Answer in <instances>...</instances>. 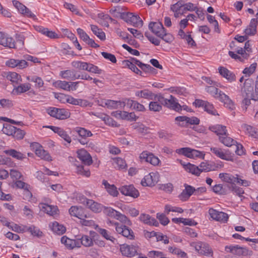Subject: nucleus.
<instances>
[{
  "label": "nucleus",
  "instance_id": "nucleus-1",
  "mask_svg": "<svg viewBox=\"0 0 258 258\" xmlns=\"http://www.w3.org/2000/svg\"><path fill=\"white\" fill-rule=\"evenodd\" d=\"M136 95L148 100H158L163 106L176 111L181 110V105L177 102V99L172 95H170L169 98L167 99L161 94L155 95L148 90L137 91L136 92Z\"/></svg>",
  "mask_w": 258,
  "mask_h": 258
},
{
  "label": "nucleus",
  "instance_id": "nucleus-2",
  "mask_svg": "<svg viewBox=\"0 0 258 258\" xmlns=\"http://www.w3.org/2000/svg\"><path fill=\"white\" fill-rule=\"evenodd\" d=\"M215 170V166L206 162H202L199 166L188 163L185 170L192 174L199 176L202 172H207Z\"/></svg>",
  "mask_w": 258,
  "mask_h": 258
},
{
  "label": "nucleus",
  "instance_id": "nucleus-3",
  "mask_svg": "<svg viewBox=\"0 0 258 258\" xmlns=\"http://www.w3.org/2000/svg\"><path fill=\"white\" fill-rule=\"evenodd\" d=\"M225 250L227 252L239 256H246L252 254L251 250H249L246 247H241L238 245H227L225 247Z\"/></svg>",
  "mask_w": 258,
  "mask_h": 258
},
{
  "label": "nucleus",
  "instance_id": "nucleus-4",
  "mask_svg": "<svg viewBox=\"0 0 258 258\" xmlns=\"http://www.w3.org/2000/svg\"><path fill=\"white\" fill-rule=\"evenodd\" d=\"M200 254L209 256H212L213 250L210 245L205 242L199 241L192 242L191 244Z\"/></svg>",
  "mask_w": 258,
  "mask_h": 258
},
{
  "label": "nucleus",
  "instance_id": "nucleus-5",
  "mask_svg": "<svg viewBox=\"0 0 258 258\" xmlns=\"http://www.w3.org/2000/svg\"><path fill=\"white\" fill-rule=\"evenodd\" d=\"M176 153L182 154L190 158H200L204 159L205 156V154L203 152L187 147L177 149Z\"/></svg>",
  "mask_w": 258,
  "mask_h": 258
},
{
  "label": "nucleus",
  "instance_id": "nucleus-6",
  "mask_svg": "<svg viewBox=\"0 0 258 258\" xmlns=\"http://www.w3.org/2000/svg\"><path fill=\"white\" fill-rule=\"evenodd\" d=\"M140 158L142 161H145L150 163L154 166L158 165L160 162L159 158L155 156L153 153L147 151H143L140 155Z\"/></svg>",
  "mask_w": 258,
  "mask_h": 258
},
{
  "label": "nucleus",
  "instance_id": "nucleus-7",
  "mask_svg": "<svg viewBox=\"0 0 258 258\" xmlns=\"http://www.w3.org/2000/svg\"><path fill=\"white\" fill-rule=\"evenodd\" d=\"M123 20L136 27H141L143 25V22L140 17L132 13L126 12Z\"/></svg>",
  "mask_w": 258,
  "mask_h": 258
},
{
  "label": "nucleus",
  "instance_id": "nucleus-8",
  "mask_svg": "<svg viewBox=\"0 0 258 258\" xmlns=\"http://www.w3.org/2000/svg\"><path fill=\"white\" fill-rule=\"evenodd\" d=\"M138 247L133 245L122 244L120 245V251L122 254L127 257H133L138 255Z\"/></svg>",
  "mask_w": 258,
  "mask_h": 258
},
{
  "label": "nucleus",
  "instance_id": "nucleus-9",
  "mask_svg": "<svg viewBox=\"0 0 258 258\" xmlns=\"http://www.w3.org/2000/svg\"><path fill=\"white\" fill-rule=\"evenodd\" d=\"M115 225V230L118 234H121L129 239H133L134 235L133 230L125 225H120L119 223H114Z\"/></svg>",
  "mask_w": 258,
  "mask_h": 258
},
{
  "label": "nucleus",
  "instance_id": "nucleus-10",
  "mask_svg": "<svg viewBox=\"0 0 258 258\" xmlns=\"http://www.w3.org/2000/svg\"><path fill=\"white\" fill-rule=\"evenodd\" d=\"M159 181V175L157 173L151 172L146 175L141 181L143 186H152Z\"/></svg>",
  "mask_w": 258,
  "mask_h": 258
},
{
  "label": "nucleus",
  "instance_id": "nucleus-11",
  "mask_svg": "<svg viewBox=\"0 0 258 258\" xmlns=\"http://www.w3.org/2000/svg\"><path fill=\"white\" fill-rule=\"evenodd\" d=\"M81 203L85 204L88 208L95 213H99L102 210L103 206L100 204L85 197H82Z\"/></svg>",
  "mask_w": 258,
  "mask_h": 258
},
{
  "label": "nucleus",
  "instance_id": "nucleus-12",
  "mask_svg": "<svg viewBox=\"0 0 258 258\" xmlns=\"http://www.w3.org/2000/svg\"><path fill=\"white\" fill-rule=\"evenodd\" d=\"M253 81L252 79H247L245 80L243 87L241 89L242 96L250 97L253 92Z\"/></svg>",
  "mask_w": 258,
  "mask_h": 258
},
{
  "label": "nucleus",
  "instance_id": "nucleus-13",
  "mask_svg": "<svg viewBox=\"0 0 258 258\" xmlns=\"http://www.w3.org/2000/svg\"><path fill=\"white\" fill-rule=\"evenodd\" d=\"M119 190L122 195L134 198H137L140 195L139 191L133 185L122 186L119 188Z\"/></svg>",
  "mask_w": 258,
  "mask_h": 258
},
{
  "label": "nucleus",
  "instance_id": "nucleus-14",
  "mask_svg": "<svg viewBox=\"0 0 258 258\" xmlns=\"http://www.w3.org/2000/svg\"><path fill=\"white\" fill-rule=\"evenodd\" d=\"M216 99H219L221 102H223L226 107L231 110L234 108V104L233 101L230 99L229 96L224 93L220 90L218 95L215 96Z\"/></svg>",
  "mask_w": 258,
  "mask_h": 258
},
{
  "label": "nucleus",
  "instance_id": "nucleus-15",
  "mask_svg": "<svg viewBox=\"0 0 258 258\" xmlns=\"http://www.w3.org/2000/svg\"><path fill=\"white\" fill-rule=\"evenodd\" d=\"M6 65L11 68L17 67L19 69H23L28 67V62L24 59L19 60L10 59L6 62Z\"/></svg>",
  "mask_w": 258,
  "mask_h": 258
},
{
  "label": "nucleus",
  "instance_id": "nucleus-16",
  "mask_svg": "<svg viewBox=\"0 0 258 258\" xmlns=\"http://www.w3.org/2000/svg\"><path fill=\"white\" fill-rule=\"evenodd\" d=\"M149 28L158 37L161 36L165 30L162 23L159 22L150 23Z\"/></svg>",
  "mask_w": 258,
  "mask_h": 258
},
{
  "label": "nucleus",
  "instance_id": "nucleus-17",
  "mask_svg": "<svg viewBox=\"0 0 258 258\" xmlns=\"http://www.w3.org/2000/svg\"><path fill=\"white\" fill-rule=\"evenodd\" d=\"M13 4L14 6L18 10V11L27 17L33 18L35 15L24 5L17 1H13Z\"/></svg>",
  "mask_w": 258,
  "mask_h": 258
},
{
  "label": "nucleus",
  "instance_id": "nucleus-18",
  "mask_svg": "<svg viewBox=\"0 0 258 258\" xmlns=\"http://www.w3.org/2000/svg\"><path fill=\"white\" fill-rule=\"evenodd\" d=\"M61 242L70 249H73L75 247H80L81 244L80 241L78 240H73L68 238L66 236H63L61 238Z\"/></svg>",
  "mask_w": 258,
  "mask_h": 258
},
{
  "label": "nucleus",
  "instance_id": "nucleus-19",
  "mask_svg": "<svg viewBox=\"0 0 258 258\" xmlns=\"http://www.w3.org/2000/svg\"><path fill=\"white\" fill-rule=\"evenodd\" d=\"M69 212L71 216L77 217L80 219L87 217L86 214H85L84 209L81 207L72 206L69 210Z\"/></svg>",
  "mask_w": 258,
  "mask_h": 258
},
{
  "label": "nucleus",
  "instance_id": "nucleus-20",
  "mask_svg": "<svg viewBox=\"0 0 258 258\" xmlns=\"http://www.w3.org/2000/svg\"><path fill=\"white\" fill-rule=\"evenodd\" d=\"M78 158L86 165H90L92 163V157L85 150L82 149L77 151Z\"/></svg>",
  "mask_w": 258,
  "mask_h": 258
},
{
  "label": "nucleus",
  "instance_id": "nucleus-21",
  "mask_svg": "<svg viewBox=\"0 0 258 258\" xmlns=\"http://www.w3.org/2000/svg\"><path fill=\"white\" fill-rule=\"evenodd\" d=\"M40 209L50 216H54L57 214L58 208L56 206H51L45 203L39 204Z\"/></svg>",
  "mask_w": 258,
  "mask_h": 258
},
{
  "label": "nucleus",
  "instance_id": "nucleus-22",
  "mask_svg": "<svg viewBox=\"0 0 258 258\" xmlns=\"http://www.w3.org/2000/svg\"><path fill=\"white\" fill-rule=\"evenodd\" d=\"M139 219L141 222L149 225H153L156 227L159 225L158 221L148 214H141Z\"/></svg>",
  "mask_w": 258,
  "mask_h": 258
},
{
  "label": "nucleus",
  "instance_id": "nucleus-23",
  "mask_svg": "<svg viewBox=\"0 0 258 258\" xmlns=\"http://www.w3.org/2000/svg\"><path fill=\"white\" fill-rule=\"evenodd\" d=\"M219 72L222 76L230 82L235 80L236 77L235 75L224 67H220L219 68Z\"/></svg>",
  "mask_w": 258,
  "mask_h": 258
},
{
  "label": "nucleus",
  "instance_id": "nucleus-24",
  "mask_svg": "<svg viewBox=\"0 0 258 258\" xmlns=\"http://www.w3.org/2000/svg\"><path fill=\"white\" fill-rule=\"evenodd\" d=\"M209 130L220 136H226L227 131L226 126L221 124H216L209 127Z\"/></svg>",
  "mask_w": 258,
  "mask_h": 258
},
{
  "label": "nucleus",
  "instance_id": "nucleus-25",
  "mask_svg": "<svg viewBox=\"0 0 258 258\" xmlns=\"http://www.w3.org/2000/svg\"><path fill=\"white\" fill-rule=\"evenodd\" d=\"M110 13L114 17L120 18L121 19L124 18L125 13L123 8L120 6H116L112 8L109 11Z\"/></svg>",
  "mask_w": 258,
  "mask_h": 258
},
{
  "label": "nucleus",
  "instance_id": "nucleus-26",
  "mask_svg": "<svg viewBox=\"0 0 258 258\" xmlns=\"http://www.w3.org/2000/svg\"><path fill=\"white\" fill-rule=\"evenodd\" d=\"M102 184L104 185L105 188L110 195L113 197L117 196L118 192L117 190V188L114 184H110L106 180L102 181Z\"/></svg>",
  "mask_w": 258,
  "mask_h": 258
},
{
  "label": "nucleus",
  "instance_id": "nucleus-27",
  "mask_svg": "<svg viewBox=\"0 0 258 258\" xmlns=\"http://www.w3.org/2000/svg\"><path fill=\"white\" fill-rule=\"evenodd\" d=\"M257 24V18L252 19L249 26L244 31L245 34L248 35H254L256 31Z\"/></svg>",
  "mask_w": 258,
  "mask_h": 258
},
{
  "label": "nucleus",
  "instance_id": "nucleus-28",
  "mask_svg": "<svg viewBox=\"0 0 258 258\" xmlns=\"http://www.w3.org/2000/svg\"><path fill=\"white\" fill-rule=\"evenodd\" d=\"M219 177L224 181L231 183L232 185L235 184V182H237L238 175H236V177H235L229 173H221L219 174Z\"/></svg>",
  "mask_w": 258,
  "mask_h": 258
},
{
  "label": "nucleus",
  "instance_id": "nucleus-29",
  "mask_svg": "<svg viewBox=\"0 0 258 258\" xmlns=\"http://www.w3.org/2000/svg\"><path fill=\"white\" fill-rule=\"evenodd\" d=\"M4 153L19 160H22L26 158L25 154L15 149L5 150Z\"/></svg>",
  "mask_w": 258,
  "mask_h": 258
},
{
  "label": "nucleus",
  "instance_id": "nucleus-30",
  "mask_svg": "<svg viewBox=\"0 0 258 258\" xmlns=\"http://www.w3.org/2000/svg\"><path fill=\"white\" fill-rule=\"evenodd\" d=\"M7 79L14 85L20 84L22 82L21 76L16 72H9L6 76Z\"/></svg>",
  "mask_w": 258,
  "mask_h": 258
},
{
  "label": "nucleus",
  "instance_id": "nucleus-31",
  "mask_svg": "<svg viewBox=\"0 0 258 258\" xmlns=\"http://www.w3.org/2000/svg\"><path fill=\"white\" fill-rule=\"evenodd\" d=\"M75 131L78 134L79 136L81 137V139H87V138L93 136V134L90 131L83 127H76Z\"/></svg>",
  "mask_w": 258,
  "mask_h": 258
},
{
  "label": "nucleus",
  "instance_id": "nucleus-32",
  "mask_svg": "<svg viewBox=\"0 0 258 258\" xmlns=\"http://www.w3.org/2000/svg\"><path fill=\"white\" fill-rule=\"evenodd\" d=\"M52 230L58 235L63 234L66 231V227L57 222H54L51 226Z\"/></svg>",
  "mask_w": 258,
  "mask_h": 258
},
{
  "label": "nucleus",
  "instance_id": "nucleus-33",
  "mask_svg": "<svg viewBox=\"0 0 258 258\" xmlns=\"http://www.w3.org/2000/svg\"><path fill=\"white\" fill-rule=\"evenodd\" d=\"M219 140L222 144L228 147L235 145V143H237L236 141L228 136L227 133L226 136H220Z\"/></svg>",
  "mask_w": 258,
  "mask_h": 258
},
{
  "label": "nucleus",
  "instance_id": "nucleus-34",
  "mask_svg": "<svg viewBox=\"0 0 258 258\" xmlns=\"http://www.w3.org/2000/svg\"><path fill=\"white\" fill-rule=\"evenodd\" d=\"M60 76L63 79L75 80L76 78V73L75 71L68 70L60 72Z\"/></svg>",
  "mask_w": 258,
  "mask_h": 258
},
{
  "label": "nucleus",
  "instance_id": "nucleus-35",
  "mask_svg": "<svg viewBox=\"0 0 258 258\" xmlns=\"http://www.w3.org/2000/svg\"><path fill=\"white\" fill-rule=\"evenodd\" d=\"M98 18H100V24L106 27H109V22L113 20L108 15L103 13L99 14Z\"/></svg>",
  "mask_w": 258,
  "mask_h": 258
},
{
  "label": "nucleus",
  "instance_id": "nucleus-36",
  "mask_svg": "<svg viewBox=\"0 0 258 258\" xmlns=\"http://www.w3.org/2000/svg\"><path fill=\"white\" fill-rule=\"evenodd\" d=\"M153 101L150 102L149 104V110L154 112H159L162 109V105L158 100H153Z\"/></svg>",
  "mask_w": 258,
  "mask_h": 258
},
{
  "label": "nucleus",
  "instance_id": "nucleus-37",
  "mask_svg": "<svg viewBox=\"0 0 258 258\" xmlns=\"http://www.w3.org/2000/svg\"><path fill=\"white\" fill-rule=\"evenodd\" d=\"M91 29L93 33L97 36L100 40H104L105 39V34L101 29L99 28L97 26L91 25Z\"/></svg>",
  "mask_w": 258,
  "mask_h": 258
},
{
  "label": "nucleus",
  "instance_id": "nucleus-38",
  "mask_svg": "<svg viewBox=\"0 0 258 258\" xmlns=\"http://www.w3.org/2000/svg\"><path fill=\"white\" fill-rule=\"evenodd\" d=\"M53 86L57 88H60L66 91H70L69 82L58 80L53 83Z\"/></svg>",
  "mask_w": 258,
  "mask_h": 258
},
{
  "label": "nucleus",
  "instance_id": "nucleus-39",
  "mask_svg": "<svg viewBox=\"0 0 258 258\" xmlns=\"http://www.w3.org/2000/svg\"><path fill=\"white\" fill-rule=\"evenodd\" d=\"M80 242V244H82L86 247H90L93 245V241L92 239L88 235H84L80 239H77Z\"/></svg>",
  "mask_w": 258,
  "mask_h": 258
},
{
  "label": "nucleus",
  "instance_id": "nucleus-40",
  "mask_svg": "<svg viewBox=\"0 0 258 258\" xmlns=\"http://www.w3.org/2000/svg\"><path fill=\"white\" fill-rule=\"evenodd\" d=\"M31 85L30 83L21 84L20 85L16 87L14 91L18 94H21L27 92L31 89Z\"/></svg>",
  "mask_w": 258,
  "mask_h": 258
},
{
  "label": "nucleus",
  "instance_id": "nucleus-41",
  "mask_svg": "<svg viewBox=\"0 0 258 258\" xmlns=\"http://www.w3.org/2000/svg\"><path fill=\"white\" fill-rule=\"evenodd\" d=\"M114 167L119 169H125L126 167L125 161L122 158L117 157L113 159Z\"/></svg>",
  "mask_w": 258,
  "mask_h": 258
},
{
  "label": "nucleus",
  "instance_id": "nucleus-42",
  "mask_svg": "<svg viewBox=\"0 0 258 258\" xmlns=\"http://www.w3.org/2000/svg\"><path fill=\"white\" fill-rule=\"evenodd\" d=\"M88 63L81 61H73L72 62V66L77 69L81 70H85L87 71Z\"/></svg>",
  "mask_w": 258,
  "mask_h": 258
},
{
  "label": "nucleus",
  "instance_id": "nucleus-43",
  "mask_svg": "<svg viewBox=\"0 0 258 258\" xmlns=\"http://www.w3.org/2000/svg\"><path fill=\"white\" fill-rule=\"evenodd\" d=\"M27 80L29 81L34 82L35 83V87L36 88H39L42 87L44 84L43 81L42 80V79L37 76H28L27 77Z\"/></svg>",
  "mask_w": 258,
  "mask_h": 258
},
{
  "label": "nucleus",
  "instance_id": "nucleus-44",
  "mask_svg": "<svg viewBox=\"0 0 258 258\" xmlns=\"http://www.w3.org/2000/svg\"><path fill=\"white\" fill-rule=\"evenodd\" d=\"M15 127H15L14 126H13L9 124H4L2 132L4 134L7 135L12 136L14 131H15Z\"/></svg>",
  "mask_w": 258,
  "mask_h": 258
},
{
  "label": "nucleus",
  "instance_id": "nucleus-45",
  "mask_svg": "<svg viewBox=\"0 0 258 258\" xmlns=\"http://www.w3.org/2000/svg\"><path fill=\"white\" fill-rule=\"evenodd\" d=\"M36 155L40 157L41 159L45 160L46 161L51 160V157L49 154L43 148L39 150V151L36 152Z\"/></svg>",
  "mask_w": 258,
  "mask_h": 258
},
{
  "label": "nucleus",
  "instance_id": "nucleus-46",
  "mask_svg": "<svg viewBox=\"0 0 258 258\" xmlns=\"http://www.w3.org/2000/svg\"><path fill=\"white\" fill-rule=\"evenodd\" d=\"M124 64L136 74H140L141 76L142 75V72L136 66V65H134L133 62H131L130 60H125Z\"/></svg>",
  "mask_w": 258,
  "mask_h": 258
},
{
  "label": "nucleus",
  "instance_id": "nucleus-47",
  "mask_svg": "<svg viewBox=\"0 0 258 258\" xmlns=\"http://www.w3.org/2000/svg\"><path fill=\"white\" fill-rule=\"evenodd\" d=\"M57 119H64L70 117V112L64 109L57 108Z\"/></svg>",
  "mask_w": 258,
  "mask_h": 258
},
{
  "label": "nucleus",
  "instance_id": "nucleus-48",
  "mask_svg": "<svg viewBox=\"0 0 258 258\" xmlns=\"http://www.w3.org/2000/svg\"><path fill=\"white\" fill-rule=\"evenodd\" d=\"M104 104L109 108L116 109L118 107V105H121V102L107 100L105 101Z\"/></svg>",
  "mask_w": 258,
  "mask_h": 258
},
{
  "label": "nucleus",
  "instance_id": "nucleus-49",
  "mask_svg": "<svg viewBox=\"0 0 258 258\" xmlns=\"http://www.w3.org/2000/svg\"><path fill=\"white\" fill-rule=\"evenodd\" d=\"M204 108V110L209 114L214 115H219L216 110L215 109L213 105L208 102H207L206 104L205 105Z\"/></svg>",
  "mask_w": 258,
  "mask_h": 258
},
{
  "label": "nucleus",
  "instance_id": "nucleus-50",
  "mask_svg": "<svg viewBox=\"0 0 258 258\" xmlns=\"http://www.w3.org/2000/svg\"><path fill=\"white\" fill-rule=\"evenodd\" d=\"M1 45L9 48H14L15 46V41L12 37H6L5 40L2 41Z\"/></svg>",
  "mask_w": 258,
  "mask_h": 258
},
{
  "label": "nucleus",
  "instance_id": "nucleus-51",
  "mask_svg": "<svg viewBox=\"0 0 258 258\" xmlns=\"http://www.w3.org/2000/svg\"><path fill=\"white\" fill-rule=\"evenodd\" d=\"M116 219L128 226H131L132 224L131 220L125 215L122 214L120 212L118 213Z\"/></svg>",
  "mask_w": 258,
  "mask_h": 258
},
{
  "label": "nucleus",
  "instance_id": "nucleus-52",
  "mask_svg": "<svg viewBox=\"0 0 258 258\" xmlns=\"http://www.w3.org/2000/svg\"><path fill=\"white\" fill-rule=\"evenodd\" d=\"M104 213L110 217L116 219L119 212L110 207H106L104 210Z\"/></svg>",
  "mask_w": 258,
  "mask_h": 258
},
{
  "label": "nucleus",
  "instance_id": "nucleus-53",
  "mask_svg": "<svg viewBox=\"0 0 258 258\" xmlns=\"http://www.w3.org/2000/svg\"><path fill=\"white\" fill-rule=\"evenodd\" d=\"M98 232L104 238L107 240H109L112 242L115 240V239L112 236H111L108 232V231L102 228H99Z\"/></svg>",
  "mask_w": 258,
  "mask_h": 258
},
{
  "label": "nucleus",
  "instance_id": "nucleus-54",
  "mask_svg": "<svg viewBox=\"0 0 258 258\" xmlns=\"http://www.w3.org/2000/svg\"><path fill=\"white\" fill-rule=\"evenodd\" d=\"M83 100L80 99H76L72 96L68 95L67 102L75 105H82Z\"/></svg>",
  "mask_w": 258,
  "mask_h": 258
},
{
  "label": "nucleus",
  "instance_id": "nucleus-55",
  "mask_svg": "<svg viewBox=\"0 0 258 258\" xmlns=\"http://www.w3.org/2000/svg\"><path fill=\"white\" fill-rule=\"evenodd\" d=\"M76 172L78 174L82 175L86 177L90 176V172L88 170L84 169V166L82 165L77 166L76 167Z\"/></svg>",
  "mask_w": 258,
  "mask_h": 258
},
{
  "label": "nucleus",
  "instance_id": "nucleus-56",
  "mask_svg": "<svg viewBox=\"0 0 258 258\" xmlns=\"http://www.w3.org/2000/svg\"><path fill=\"white\" fill-rule=\"evenodd\" d=\"M243 127L247 132V133L248 134L249 136L253 138L256 134L257 131H258L257 129H255L252 126L247 124H244L243 125Z\"/></svg>",
  "mask_w": 258,
  "mask_h": 258
},
{
  "label": "nucleus",
  "instance_id": "nucleus-57",
  "mask_svg": "<svg viewBox=\"0 0 258 258\" xmlns=\"http://www.w3.org/2000/svg\"><path fill=\"white\" fill-rule=\"evenodd\" d=\"M25 134L24 131L15 127V131H14L12 136L17 140H21L24 138Z\"/></svg>",
  "mask_w": 258,
  "mask_h": 258
},
{
  "label": "nucleus",
  "instance_id": "nucleus-58",
  "mask_svg": "<svg viewBox=\"0 0 258 258\" xmlns=\"http://www.w3.org/2000/svg\"><path fill=\"white\" fill-rule=\"evenodd\" d=\"M210 150L213 153H214L219 158L222 159L224 158V156L225 153L222 151L221 149L216 147H212L211 148Z\"/></svg>",
  "mask_w": 258,
  "mask_h": 258
},
{
  "label": "nucleus",
  "instance_id": "nucleus-59",
  "mask_svg": "<svg viewBox=\"0 0 258 258\" xmlns=\"http://www.w3.org/2000/svg\"><path fill=\"white\" fill-rule=\"evenodd\" d=\"M229 189H231L236 195L241 197L244 194V190L241 187H237L235 184H232L229 186Z\"/></svg>",
  "mask_w": 258,
  "mask_h": 258
},
{
  "label": "nucleus",
  "instance_id": "nucleus-60",
  "mask_svg": "<svg viewBox=\"0 0 258 258\" xmlns=\"http://www.w3.org/2000/svg\"><path fill=\"white\" fill-rule=\"evenodd\" d=\"M256 63H253L251 64L249 66V67L245 68L243 71V73L247 75L248 76H249L250 75H251L254 72L256 69Z\"/></svg>",
  "mask_w": 258,
  "mask_h": 258
},
{
  "label": "nucleus",
  "instance_id": "nucleus-61",
  "mask_svg": "<svg viewBox=\"0 0 258 258\" xmlns=\"http://www.w3.org/2000/svg\"><path fill=\"white\" fill-rule=\"evenodd\" d=\"M206 91L210 94L215 98V96L218 95L220 90L214 86H208L206 88Z\"/></svg>",
  "mask_w": 258,
  "mask_h": 258
},
{
  "label": "nucleus",
  "instance_id": "nucleus-62",
  "mask_svg": "<svg viewBox=\"0 0 258 258\" xmlns=\"http://www.w3.org/2000/svg\"><path fill=\"white\" fill-rule=\"evenodd\" d=\"M159 37L162 38L166 42L170 43L173 41V37L171 34L167 33L165 31Z\"/></svg>",
  "mask_w": 258,
  "mask_h": 258
},
{
  "label": "nucleus",
  "instance_id": "nucleus-63",
  "mask_svg": "<svg viewBox=\"0 0 258 258\" xmlns=\"http://www.w3.org/2000/svg\"><path fill=\"white\" fill-rule=\"evenodd\" d=\"M13 162H12L11 158L0 155V165L11 166Z\"/></svg>",
  "mask_w": 258,
  "mask_h": 258
},
{
  "label": "nucleus",
  "instance_id": "nucleus-64",
  "mask_svg": "<svg viewBox=\"0 0 258 258\" xmlns=\"http://www.w3.org/2000/svg\"><path fill=\"white\" fill-rule=\"evenodd\" d=\"M183 5L180 2H178L176 4L172 5L170 7V10L173 12L177 11H182L183 10Z\"/></svg>",
  "mask_w": 258,
  "mask_h": 258
}]
</instances>
